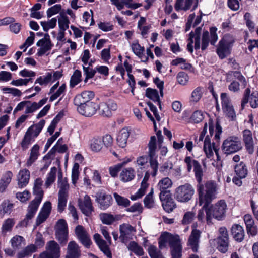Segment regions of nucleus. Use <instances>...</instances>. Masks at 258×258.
I'll list each match as a JSON object with an SVG mask.
<instances>
[{"label":"nucleus","mask_w":258,"mask_h":258,"mask_svg":"<svg viewBox=\"0 0 258 258\" xmlns=\"http://www.w3.org/2000/svg\"><path fill=\"white\" fill-rule=\"evenodd\" d=\"M194 171L198 182L197 191L199 194V205L204 203V207H206L216 198V184L211 181H207L204 184L201 183L203 172L198 161L194 162Z\"/></svg>","instance_id":"obj_1"},{"label":"nucleus","mask_w":258,"mask_h":258,"mask_svg":"<svg viewBox=\"0 0 258 258\" xmlns=\"http://www.w3.org/2000/svg\"><path fill=\"white\" fill-rule=\"evenodd\" d=\"M168 243L171 248L172 258H181L182 246L178 235H173L167 232H165L160 235L159 238V247L162 249L166 247Z\"/></svg>","instance_id":"obj_2"},{"label":"nucleus","mask_w":258,"mask_h":258,"mask_svg":"<svg viewBox=\"0 0 258 258\" xmlns=\"http://www.w3.org/2000/svg\"><path fill=\"white\" fill-rule=\"evenodd\" d=\"M209 203L206 207L203 203V209H205L206 213V220L207 223H211L212 218L217 220H222L226 216V212L227 208L226 202L223 200L218 201L216 204L208 207Z\"/></svg>","instance_id":"obj_3"},{"label":"nucleus","mask_w":258,"mask_h":258,"mask_svg":"<svg viewBox=\"0 0 258 258\" xmlns=\"http://www.w3.org/2000/svg\"><path fill=\"white\" fill-rule=\"evenodd\" d=\"M234 42V39L230 34L225 35L219 42L216 52L221 59L230 54V49Z\"/></svg>","instance_id":"obj_4"},{"label":"nucleus","mask_w":258,"mask_h":258,"mask_svg":"<svg viewBox=\"0 0 258 258\" xmlns=\"http://www.w3.org/2000/svg\"><path fill=\"white\" fill-rule=\"evenodd\" d=\"M194 194V187L189 183H185L176 188L174 198L178 202L186 203L192 199Z\"/></svg>","instance_id":"obj_5"},{"label":"nucleus","mask_w":258,"mask_h":258,"mask_svg":"<svg viewBox=\"0 0 258 258\" xmlns=\"http://www.w3.org/2000/svg\"><path fill=\"white\" fill-rule=\"evenodd\" d=\"M242 148L241 141L235 136L228 137L223 141L222 145V150L226 155L237 152Z\"/></svg>","instance_id":"obj_6"},{"label":"nucleus","mask_w":258,"mask_h":258,"mask_svg":"<svg viewBox=\"0 0 258 258\" xmlns=\"http://www.w3.org/2000/svg\"><path fill=\"white\" fill-rule=\"evenodd\" d=\"M148 156L149 157L150 166L153 172L152 175L155 176L158 169L159 163L157 161V156L156 155V151L157 149L156 138L155 136H151L150 141L148 145Z\"/></svg>","instance_id":"obj_7"},{"label":"nucleus","mask_w":258,"mask_h":258,"mask_svg":"<svg viewBox=\"0 0 258 258\" xmlns=\"http://www.w3.org/2000/svg\"><path fill=\"white\" fill-rule=\"evenodd\" d=\"M251 91L249 88L245 89L241 100V109H243L245 105L249 101L250 106L253 108L258 107V91H253L250 95Z\"/></svg>","instance_id":"obj_8"},{"label":"nucleus","mask_w":258,"mask_h":258,"mask_svg":"<svg viewBox=\"0 0 258 258\" xmlns=\"http://www.w3.org/2000/svg\"><path fill=\"white\" fill-rule=\"evenodd\" d=\"M36 45L40 48L38 50L37 55L41 56L47 51L50 50L53 45L52 44L50 36L48 33H45L44 38L39 40L36 43Z\"/></svg>","instance_id":"obj_9"},{"label":"nucleus","mask_w":258,"mask_h":258,"mask_svg":"<svg viewBox=\"0 0 258 258\" xmlns=\"http://www.w3.org/2000/svg\"><path fill=\"white\" fill-rule=\"evenodd\" d=\"M199 0H176L174 8L176 11H186L190 9L195 10L198 7Z\"/></svg>","instance_id":"obj_10"},{"label":"nucleus","mask_w":258,"mask_h":258,"mask_svg":"<svg viewBox=\"0 0 258 258\" xmlns=\"http://www.w3.org/2000/svg\"><path fill=\"white\" fill-rule=\"evenodd\" d=\"M94 93L91 91H85L77 95L74 99V104L78 107L89 102L94 97Z\"/></svg>","instance_id":"obj_11"},{"label":"nucleus","mask_w":258,"mask_h":258,"mask_svg":"<svg viewBox=\"0 0 258 258\" xmlns=\"http://www.w3.org/2000/svg\"><path fill=\"white\" fill-rule=\"evenodd\" d=\"M99 108V105L93 102L90 101L88 103L77 107V110L81 114L86 117H90L95 114Z\"/></svg>","instance_id":"obj_12"},{"label":"nucleus","mask_w":258,"mask_h":258,"mask_svg":"<svg viewBox=\"0 0 258 258\" xmlns=\"http://www.w3.org/2000/svg\"><path fill=\"white\" fill-rule=\"evenodd\" d=\"M192 227V230L188 240V245L194 252H197L201 232L196 228L195 225Z\"/></svg>","instance_id":"obj_13"},{"label":"nucleus","mask_w":258,"mask_h":258,"mask_svg":"<svg viewBox=\"0 0 258 258\" xmlns=\"http://www.w3.org/2000/svg\"><path fill=\"white\" fill-rule=\"evenodd\" d=\"M96 201L98 203L100 209L105 210L111 204L112 198L110 195L99 191L96 194Z\"/></svg>","instance_id":"obj_14"},{"label":"nucleus","mask_w":258,"mask_h":258,"mask_svg":"<svg viewBox=\"0 0 258 258\" xmlns=\"http://www.w3.org/2000/svg\"><path fill=\"white\" fill-rule=\"evenodd\" d=\"M75 233L77 238L83 245L86 247H89L91 241L90 236L85 228L81 225H78L75 228Z\"/></svg>","instance_id":"obj_15"},{"label":"nucleus","mask_w":258,"mask_h":258,"mask_svg":"<svg viewBox=\"0 0 258 258\" xmlns=\"http://www.w3.org/2000/svg\"><path fill=\"white\" fill-rule=\"evenodd\" d=\"M79 206L82 212L89 216L94 210L91 200L88 195H85L83 200H79Z\"/></svg>","instance_id":"obj_16"},{"label":"nucleus","mask_w":258,"mask_h":258,"mask_svg":"<svg viewBox=\"0 0 258 258\" xmlns=\"http://www.w3.org/2000/svg\"><path fill=\"white\" fill-rule=\"evenodd\" d=\"M120 236L119 238L123 243L128 239L132 238L133 233L135 232L134 227L128 224H123L119 226Z\"/></svg>","instance_id":"obj_17"},{"label":"nucleus","mask_w":258,"mask_h":258,"mask_svg":"<svg viewBox=\"0 0 258 258\" xmlns=\"http://www.w3.org/2000/svg\"><path fill=\"white\" fill-rule=\"evenodd\" d=\"M243 140L248 153L252 154L254 152V142L250 130L246 129L243 131Z\"/></svg>","instance_id":"obj_18"},{"label":"nucleus","mask_w":258,"mask_h":258,"mask_svg":"<svg viewBox=\"0 0 258 258\" xmlns=\"http://www.w3.org/2000/svg\"><path fill=\"white\" fill-rule=\"evenodd\" d=\"M51 210V204L50 202H45L37 218L36 224L39 225L46 220L49 216Z\"/></svg>","instance_id":"obj_19"},{"label":"nucleus","mask_w":258,"mask_h":258,"mask_svg":"<svg viewBox=\"0 0 258 258\" xmlns=\"http://www.w3.org/2000/svg\"><path fill=\"white\" fill-rule=\"evenodd\" d=\"M93 239L101 251L108 257L111 258L112 255L109 246L106 242L101 238L100 235L98 233L95 234L93 236Z\"/></svg>","instance_id":"obj_20"},{"label":"nucleus","mask_w":258,"mask_h":258,"mask_svg":"<svg viewBox=\"0 0 258 258\" xmlns=\"http://www.w3.org/2000/svg\"><path fill=\"white\" fill-rule=\"evenodd\" d=\"M233 238L237 242H241L245 236L243 228L239 224L233 225L231 228Z\"/></svg>","instance_id":"obj_21"},{"label":"nucleus","mask_w":258,"mask_h":258,"mask_svg":"<svg viewBox=\"0 0 258 258\" xmlns=\"http://www.w3.org/2000/svg\"><path fill=\"white\" fill-rule=\"evenodd\" d=\"M46 251L54 258H59L60 256V247L55 241L52 240L47 242L46 246Z\"/></svg>","instance_id":"obj_22"},{"label":"nucleus","mask_w":258,"mask_h":258,"mask_svg":"<svg viewBox=\"0 0 258 258\" xmlns=\"http://www.w3.org/2000/svg\"><path fill=\"white\" fill-rule=\"evenodd\" d=\"M204 150L208 158L211 157L213 155V150L215 151L216 155L218 157V150L214 146V143L211 144V139L209 135H207L204 140Z\"/></svg>","instance_id":"obj_23"},{"label":"nucleus","mask_w":258,"mask_h":258,"mask_svg":"<svg viewBox=\"0 0 258 258\" xmlns=\"http://www.w3.org/2000/svg\"><path fill=\"white\" fill-rule=\"evenodd\" d=\"M80 250L78 245L74 241H70L68 246L66 258H79Z\"/></svg>","instance_id":"obj_24"},{"label":"nucleus","mask_w":258,"mask_h":258,"mask_svg":"<svg viewBox=\"0 0 258 258\" xmlns=\"http://www.w3.org/2000/svg\"><path fill=\"white\" fill-rule=\"evenodd\" d=\"M58 186L59 188L58 195L67 196L69 189V185L66 178L62 179V175L61 172H59L58 176Z\"/></svg>","instance_id":"obj_25"},{"label":"nucleus","mask_w":258,"mask_h":258,"mask_svg":"<svg viewBox=\"0 0 258 258\" xmlns=\"http://www.w3.org/2000/svg\"><path fill=\"white\" fill-rule=\"evenodd\" d=\"M130 132L127 128H123L119 132L116 141L118 146L121 148L126 146Z\"/></svg>","instance_id":"obj_26"},{"label":"nucleus","mask_w":258,"mask_h":258,"mask_svg":"<svg viewBox=\"0 0 258 258\" xmlns=\"http://www.w3.org/2000/svg\"><path fill=\"white\" fill-rule=\"evenodd\" d=\"M17 178L19 187L22 188L25 186L29 182L30 178L29 171L26 169L20 170Z\"/></svg>","instance_id":"obj_27"},{"label":"nucleus","mask_w":258,"mask_h":258,"mask_svg":"<svg viewBox=\"0 0 258 258\" xmlns=\"http://www.w3.org/2000/svg\"><path fill=\"white\" fill-rule=\"evenodd\" d=\"M135 177V170L132 168L123 169L120 173V180L123 182L132 181Z\"/></svg>","instance_id":"obj_28"},{"label":"nucleus","mask_w":258,"mask_h":258,"mask_svg":"<svg viewBox=\"0 0 258 258\" xmlns=\"http://www.w3.org/2000/svg\"><path fill=\"white\" fill-rule=\"evenodd\" d=\"M45 123L44 120H41L38 123L33 124L29 127L27 131L35 139L41 132L45 125Z\"/></svg>","instance_id":"obj_29"},{"label":"nucleus","mask_w":258,"mask_h":258,"mask_svg":"<svg viewBox=\"0 0 258 258\" xmlns=\"http://www.w3.org/2000/svg\"><path fill=\"white\" fill-rule=\"evenodd\" d=\"M39 146L38 144L34 145L30 150V154L29 159L26 162L27 166H30L37 159L40 155Z\"/></svg>","instance_id":"obj_30"},{"label":"nucleus","mask_w":258,"mask_h":258,"mask_svg":"<svg viewBox=\"0 0 258 258\" xmlns=\"http://www.w3.org/2000/svg\"><path fill=\"white\" fill-rule=\"evenodd\" d=\"M146 96L153 101L157 102L160 109H161V101L156 89L148 88L146 90Z\"/></svg>","instance_id":"obj_31"},{"label":"nucleus","mask_w":258,"mask_h":258,"mask_svg":"<svg viewBox=\"0 0 258 258\" xmlns=\"http://www.w3.org/2000/svg\"><path fill=\"white\" fill-rule=\"evenodd\" d=\"M13 176V173L11 171L6 172L0 180V191L3 192L5 191L9 183H10Z\"/></svg>","instance_id":"obj_32"},{"label":"nucleus","mask_w":258,"mask_h":258,"mask_svg":"<svg viewBox=\"0 0 258 258\" xmlns=\"http://www.w3.org/2000/svg\"><path fill=\"white\" fill-rule=\"evenodd\" d=\"M234 169L236 174L240 178H244L246 177L248 170L246 165L243 162L236 164L235 166Z\"/></svg>","instance_id":"obj_33"},{"label":"nucleus","mask_w":258,"mask_h":258,"mask_svg":"<svg viewBox=\"0 0 258 258\" xmlns=\"http://www.w3.org/2000/svg\"><path fill=\"white\" fill-rule=\"evenodd\" d=\"M37 250V247L34 244H30L20 251L17 254L18 258H24L31 255Z\"/></svg>","instance_id":"obj_34"},{"label":"nucleus","mask_w":258,"mask_h":258,"mask_svg":"<svg viewBox=\"0 0 258 258\" xmlns=\"http://www.w3.org/2000/svg\"><path fill=\"white\" fill-rule=\"evenodd\" d=\"M70 21L64 12H60L58 18V25L61 30L66 31L69 28Z\"/></svg>","instance_id":"obj_35"},{"label":"nucleus","mask_w":258,"mask_h":258,"mask_svg":"<svg viewBox=\"0 0 258 258\" xmlns=\"http://www.w3.org/2000/svg\"><path fill=\"white\" fill-rule=\"evenodd\" d=\"M228 75L233 76L234 80H236L241 83L242 88H245L247 82L245 78L239 71H232L228 73Z\"/></svg>","instance_id":"obj_36"},{"label":"nucleus","mask_w":258,"mask_h":258,"mask_svg":"<svg viewBox=\"0 0 258 258\" xmlns=\"http://www.w3.org/2000/svg\"><path fill=\"white\" fill-rule=\"evenodd\" d=\"M103 147L101 137H95L91 140L90 148L92 151L98 152Z\"/></svg>","instance_id":"obj_37"},{"label":"nucleus","mask_w":258,"mask_h":258,"mask_svg":"<svg viewBox=\"0 0 258 258\" xmlns=\"http://www.w3.org/2000/svg\"><path fill=\"white\" fill-rule=\"evenodd\" d=\"M13 208V204L9 201H4L0 205V216H4L5 214H10Z\"/></svg>","instance_id":"obj_38"},{"label":"nucleus","mask_w":258,"mask_h":258,"mask_svg":"<svg viewBox=\"0 0 258 258\" xmlns=\"http://www.w3.org/2000/svg\"><path fill=\"white\" fill-rule=\"evenodd\" d=\"M172 182L168 177H165L160 180L157 185V188L159 190H167L172 186Z\"/></svg>","instance_id":"obj_39"},{"label":"nucleus","mask_w":258,"mask_h":258,"mask_svg":"<svg viewBox=\"0 0 258 258\" xmlns=\"http://www.w3.org/2000/svg\"><path fill=\"white\" fill-rule=\"evenodd\" d=\"M149 184L147 182L142 181L141 184V187L136 193L135 195H132L131 199L132 200H136L139 198H141L145 194L146 189L148 187Z\"/></svg>","instance_id":"obj_40"},{"label":"nucleus","mask_w":258,"mask_h":258,"mask_svg":"<svg viewBox=\"0 0 258 258\" xmlns=\"http://www.w3.org/2000/svg\"><path fill=\"white\" fill-rule=\"evenodd\" d=\"M56 171L57 168L55 167H53L51 168L45 183V186L47 188L49 187L54 182L56 178Z\"/></svg>","instance_id":"obj_41"},{"label":"nucleus","mask_w":258,"mask_h":258,"mask_svg":"<svg viewBox=\"0 0 258 258\" xmlns=\"http://www.w3.org/2000/svg\"><path fill=\"white\" fill-rule=\"evenodd\" d=\"M131 47L132 51L137 56L141 58L142 57L145 49L139 44L138 40L132 43Z\"/></svg>","instance_id":"obj_42"},{"label":"nucleus","mask_w":258,"mask_h":258,"mask_svg":"<svg viewBox=\"0 0 258 258\" xmlns=\"http://www.w3.org/2000/svg\"><path fill=\"white\" fill-rule=\"evenodd\" d=\"M35 139L26 131L24 137L21 143V145L23 150L27 149L32 142L34 141Z\"/></svg>","instance_id":"obj_43"},{"label":"nucleus","mask_w":258,"mask_h":258,"mask_svg":"<svg viewBox=\"0 0 258 258\" xmlns=\"http://www.w3.org/2000/svg\"><path fill=\"white\" fill-rule=\"evenodd\" d=\"M81 72L80 71L76 70L74 72L70 80V87H74L76 85L80 83L81 81Z\"/></svg>","instance_id":"obj_44"},{"label":"nucleus","mask_w":258,"mask_h":258,"mask_svg":"<svg viewBox=\"0 0 258 258\" xmlns=\"http://www.w3.org/2000/svg\"><path fill=\"white\" fill-rule=\"evenodd\" d=\"M52 78V74L48 72L45 76H40L36 80L35 84L39 83L40 85H46L51 81Z\"/></svg>","instance_id":"obj_45"},{"label":"nucleus","mask_w":258,"mask_h":258,"mask_svg":"<svg viewBox=\"0 0 258 258\" xmlns=\"http://www.w3.org/2000/svg\"><path fill=\"white\" fill-rule=\"evenodd\" d=\"M173 165L171 162L167 161L164 163L159 169V171L165 176L169 175L171 170L172 169Z\"/></svg>","instance_id":"obj_46"},{"label":"nucleus","mask_w":258,"mask_h":258,"mask_svg":"<svg viewBox=\"0 0 258 258\" xmlns=\"http://www.w3.org/2000/svg\"><path fill=\"white\" fill-rule=\"evenodd\" d=\"M57 19L56 18H52L49 21H41V25L43 27L44 31L47 32L50 28H54L56 25Z\"/></svg>","instance_id":"obj_47"},{"label":"nucleus","mask_w":258,"mask_h":258,"mask_svg":"<svg viewBox=\"0 0 258 258\" xmlns=\"http://www.w3.org/2000/svg\"><path fill=\"white\" fill-rule=\"evenodd\" d=\"M56 238L60 243L63 245L67 243L68 239V231H55Z\"/></svg>","instance_id":"obj_48"},{"label":"nucleus","mask_w":258,"mask_h":258,"mask_svg":"<svg viewBox=\"0 0 258 258\" xmlns=\"http://www.w3.org/2000/svg\"><path fill=\"white\" fill-rule=\"evenodd\" d=\"M98 109L99 110L100 114L103 116L110 117L111 116L112 112H111V110L109 109V107L105 103H101L100 105H99Z\"/></svg>","instance_id":"obj_49"},{"label":"nucleus","mask_w":258,"mask_h":258,"mask_svg":"<svg viewBox=\"0 0 258 258\" xmlns=\"http://www.w3.org/2000/svg\"><path fill=\"white\" fill-rule=\"evenodd\" d=\"M102 223L105 224L110 225L115 220L114 216L108 213H101L99 215Z\"/></svg>","instance_id":"obj_50"},{"label":"nucleus","mask_w":258,"mask_h":258,"mask_svg":"<svg viewBox=\"0 0 258 258\" xmlns=\"http://www.w3.org/2000/svg\"><path fill=\"white\" fill-rule=\"evenodd\" d=\"M196 216V213L193 211H188L186 212L182 220V223L184 225H187L191 223L194 220Z\"/></svg>","instance_id":"obj_51"},{"label":"nucleus","mask_w":258,"mask_h":258,"mask_svg":"<svg viewBox=\"0 0 258 258\" xmlns=\"http://www.w3.org/2000/svg\"><path fill=\"white\" fill-rule=\"evenodd\" d=\"M67 196L58 195L57 210L61 213L65 209L67 202Z\"/></svg>","instance_id":"obj_52"},{"label":"nucleus","mask_w":258,"mask_h":258,"mask_svg":"<svg viewBox=\"0 0 258 258\" xmlns=\"http://www.w3.org/2000/svg\"><path fill=\"white\" fill-rule=\"evenodd\" d=\"M162 207L165 211L170 213L175 208L176 204L173 199H170L169 200L162 202Z\"/></svg>","instance_id":"obj_53"},{"label":"nucleus","mask_w":258,"mask_h":258,"mask_svg":"<svg viewBox=\"0 0 258 258\" xmlns=\"http://www.w3.org/2000/svg\"><path fill=\"white\" fill-rule=\"evenodd\" d=\"M24 238L21 236H15L11 240V245L15 249H18L22 246Z\"/></svg>","instance_id":"obj_54"},{"label":"nucleus","mask_w":258,"mask_h":258,"mask_svg":"<svg viewBox=\"0 0 258 258\" xmlns=\"http://www.w3.org/2000/svg\"><path fill=\"white\" fill-rule=\"evenodd\" d=\"M15 222L12 219H7L3 224L2 230L3 233H6L11 231L12 227L14 225Z\"/></svg>","instance_id":"obj_55"},{"label":"nucleus","mask_w":258,"mask_h":258,"mask_svg":"<svg viewBox=\"0 0 258 258\" xmlns=\"http://www.w3.org/2000/svg\"><path fill=\"white\" fill-rule=\"evenodd\" d=\"M113 195L118 205L125 207L129 206L130 202L127 198L121 197L117 193H114Z\"/></svg>","instance_id":"obj_56"},{"label":"nucleus","mask_w":258,"mask_h":258,"mask_svg":"<svg viewBox=\"0 0 258 258\" xmlns=\"http://www.w3.org/2000/svg\"><path fill=\"white\" fill-rule=\"evenodd\" d=\"M202 95V88L197 87L192 91L190 100L191 102H197L201 98Z\"/></svg>","instance_id":"obj_57"},{"label":"nucleus","mask_w":258,"mask_h":258,"mask_svg":"<svg viewBox=\"0 0 258 258\" xmlns=\"http://www.w3.org/2000/svg\"><path fill=\"white\" fill-rule=\"evenodd\" d=\"M209 42H210L209 33L208 31H205L203 33L202 37L201 49L202 50H205L207 49L209 45Z\"/></svg>","instance_id":"obj_58"},{"label":"nucleus","mask_w":258,"mask_h":258,"mask_svg":"<svg viewBox=\"0 0 258 258\" xmlns=\"http://www.w3.org/2000/svg\"><path fill=\"white\" fill-rule=\"evenodd\" d=\"M202 31V27H198L196 28L194 33L195 35V48L196 50L199 49L200 48V35Z\"/></svg>","instance_id":"obj_59"},{"label":"nucleus","mask_w":258,"mask_h":258,"mask_svg":"<svg viewBox=\"0 0 258 258\" xmlns=\"http://www.w3.org/2000/svg\"><path fill=\"white\" fill-rule=\"evenodd\" d=\"M217 248L220 252L225 253L227 251L229 246V240H217Z\"/></svg>","instance_id":"obj_60"},{"label":"nucleus","mask_w":258,"mask_h":258,"mask_svg":"<svg viewBox=\"0 0 258 258\" xmlns=\"http://www.w3.org/2000/svg\"><path fill=\"white\" fill-rule=\"evenodd\" d=\"M61 10V6L60 4H56L49 8L47 11V17L50 18L55 14L62 12Z\"/></svg>","instance_id":"obj_61"},{"label":"nucleus","mask_w":258,"mask_h":258,"mask_svg":"<svg viewBox=\"0 0 258 258\" xmlns=\"http://www.w3.org/2000/svg\"><path fill=\"white\" fill-rule=\"evenodd\" d=\"M83 69L84 74L86 75L84 82L86 83L89 79L92 78L94 76L96 70L95 69H91L89 67L83 66Z\"/></svg>","instance_id":"obj_62"},{"label":"nucleus","mask_w":258,"mask_h":258,"mask_svg":"<svg viewBox=\"0 0 258 258\" xmlns=\"http://www.w3.org/2000/svg\"><path fill=\"white\" fill-rule=\"evenodd\" d=\"M79 165L77 163H75L73 167L72 171V181L74 185H75L79 177Z\"/></svg>","instance_id":"obj_63"},{"label":"nucleus","mask_w":258,"mask_h":258,"mask_svg":"<svg viewBox=\"0 0 258 258\" xmlns=\"http://www.w3.org/2000/svg\"><path fill=\"white\" fill-rule=\"evenodd\" d=\"M148 253L151 258H161V252L154 246H150L148 248Z\"/></svg>","instance_id":"obj_64"}]
</instances>
